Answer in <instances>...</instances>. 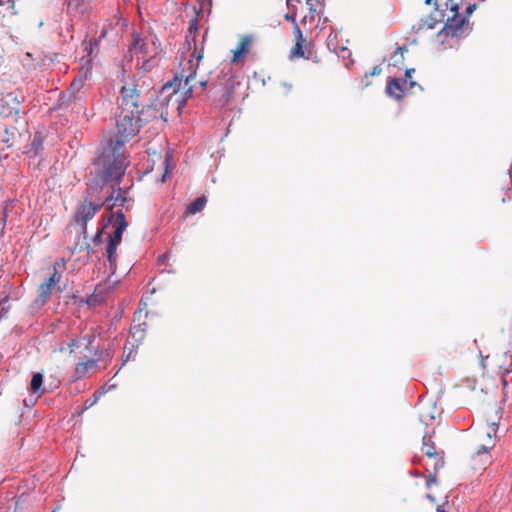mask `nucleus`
Masks as SVG:
<instances>
[{
    "mask_svg": "<svg viewBox=\"0 0 512 512\" xmlns=\"http://www.w3.org/2000/svg\"><path fill=\"white\" fill-rule=\"evenodd\" d=\"M168 173V167H166L164 176Z\"/></svg>",
    "mask_w": 512,
    "mask_h": 512,
    "instance_id": "nucleus-53",
    "label": "nucleus"
},
{
    "mask_svg": "<svg viewBox=\"0 0 512 512\" xmlns=\"http://www.w3.org/2000/svg\"><path fill=\"white\" fill-rule=\"evenodd\" d=\"M43 145V137L41 133L37 132L34 134L33 139L30 143V150L29 152H33L34 155H38L42 149Z\"/></svg>",
    "mask_w": 512,
    "mask_h": 512,
    "instance_id": "nucleus-18",
    "label": "nucleus"
},
{
    "mask_svg": "<svg viewBox=\"0 0 512 512\" xmlns=\"http://www.w3.org/2000/svg\"><path fill=\"white\" fill-rule=\"evenodd\" d=\"M91 74L89 61L82 66L78 75L74 78L69 88L61 93V105L70 109L71 112L80 114L86 112V92L83 90L85 81Z\"/></svg>",
    "mask_w": 512,
    "mask_h": 512,
    "instance_id": "nucleus-3",
    "label": "nucleus"
},
{
    "mask_svg": "<svg viewBox=\"0 0 512 512\" xmlns=\"http://www.w3.org/2000/svg\"><path fill=\"white\" fill-rule=\"evenodd\" d=\"M430 409H435V403H430L428 405V410H430Z\"/></svg>",
    "mask_w": 512,
    "mask_h": 512,
    "instance_id": "nucleus-42",
    "label": "nucleus"
},
{
    "mask_svg": "<svg viewBox=\"0 0 512 512\" xmlns=\"http://www.w3.org/2000/svg\"><path fill=\"white\" fill-rule=\"evenodd\" d=\"M157 41L158 39L156 38V36H151L150 39H143L139 35H135L131 49H133L135 52H140L141 54H143V56L150 55L151 53L157 54Z\"/></svg>",
    "mask_w": 512,
    "mask_h": 512,
    "instance_id": "nucleus-7",
    "label": "nucleus"
},
{
    "mask_svg": "<svg viewBox=\"0 0 512 512\" xmlns=\"http://www.w3.org/2000/svg\"><path fill=\"white\" fill-rule=\"evenodd\" d=\"M78 5H79L78 0H68L69 7H72V6L78 7Z\"/></svg>",
    "mask_w": 512,
    "mask_h": 512,
    "instance_id": "nucleus-35",
    "label": "nucleus"
},
{
    "mask_svg": "<svg viewBox=\"0 0 512 512\" xmlns=\"http://www.w3.org/2000/svg\"><path fill=\"white\" fill-rule=\"evenodd\" d=\"M12 100H13V102L15 104V106L12 107V110H13L14 114L17 116L19 114V112H20L19 102L17 101L16 97H13Z\"/></svg>",
    "mask_w": 512,
    "mask_h": 512,
    "instance_id": "nucleus-28",
    "label": "nucleus"
},
{
    "mask_svg": "<svg viewBox=\"0 0 512 512\" xmlns=\"http://www.w3.org/2000/svg\"><path fill=\"white\" fill-rule=\"evenodd\" d=\"M435 416L432 413H425L424 411H421L419 415V419L422 423L428 425V419L433 420Z\"/></svg>",
    "mask_w": 512,
    "mask_h": 512,
    "instance_id": "nucleus-25",
    "label": "nucleus"
},
{
    "mask_svg": "<svg viewBox=\"0 0 512 512\" xmlns=\"http://www.w3.org/2000/svg\"><path fill=\"white\" fill-rule=\"evenodd\" d=\"M198 85H199L200 90L203 91L206 88V86H207V81L206 80H200L198 82Z\"/></svg>",
    "mask_w": 512,
    "mask_h": 512,
    "instance_id": "nucleus-33",
    "label": "nucleus"
},
{
    "mask_svg": "<svg viewBox=\"0 0 512 512\" xmlns=\"http://www.w3.org/2000/svg\"><path fill=\"white\" fill-rule=\"evenodd\" d=\"M168 258H169L168 253H164V254L160 255V256L158 257V262H159V264H164V263H166V261L168 260Z\"/></svg>",
    "mask_w": 512,
    "mask_h": 512,
    "instance_id": "nucleus-29",
    "label": "nucleus"
},
{
    "mask_svg": "<svg viewBox=\"0 0 512 512\" xmlns=\"http://www.w3.org/2000/svg\"><path fill=\"white\" fill-rule=\"evenodd\" d=\"M451 12L453 13L452 17H449L442 30L439 32V36L452 37V38H460L462 36L463 26L468 22L466 17L460 16L458 12V4H451Z\"/></svg>",
    "mask_w": 512,
    "mask_h": 512,
    "instance_id": "nucleus-5",
    "label": "nucleus"
},
{
    "mask_svg": "<svg viewBox=\"0 0 512 512\" xmlns=\"http://www.w3.org/2000/svg\"><path fill=\"white\" fill-rule=\"evenodd\" d=\"M126 362H127V360L123 359L122 365H125Z\"/></svg>",
    "mask_w": 512,
    "mask_h": 512,
    "instance_id": "nucleus-51",
    "label": "nucleus"
},
{
    "mask_svg": "<svg viewBox=\"0 0 512 512\" xmlns=\"http://www.w3.org/2000/svg\"><path fill=\"white\" fill-rule=\"evenodd\" d=\"M128 222L122 210L115 212V228L108 234V243L106 247V255L111 269L116 265V250L122 241L123 232L127 229Z\"/></svg>",
    "mask_w": 512,
    "mask_h": 512,
    "instance_id": "nucleus-4",
    "label": "nucleus"
},
{
    "mask_svg": "<svg viewBox=\"0 0 512 512\" xmlns=\"http://www.w3.org/2000/svg\"><path fill=\"white\" fill-rule=\"evenodd\" d=\"M96 337L94 334L89 333L82 336V344L85 345V349L92 355L97 356L101 354V356L108 355L107 351L100 350L98 346L94 345Z\"/></svg>",
    "mask_w": 512,
    "mask_h": 512,
    "instance_id": "nucleus-12",
    "label": "nucleus"
},
{
    "mask_svg": "<svg viewBox=\"0 0 512 512\" xmlns=\"http://www.w3.org/2000/svg\"><path fill=\"white\" fill-rule=\"evenodd\" d=\"M43 385V374L40 372H35L32 375V379L30 381L29 390L32 394L44 393L45 388H42Z\"/></svg>",
    "mask_w": 512,
    "mask_h": 512,
    "instance_id": "nucleus-14",
    "label": "nucleus"
},
{
    "mask_svg": "<svg viewBox=\"0 0 512 512\" xmlns=\"http://www.w3.org/2000/svg\"><path fill=\"white\" fill-rule=\"evenodd\" d=\"M297 42L291 51L292 56L304 57L303 34L299 27H296Z\"/></svg>",
    "mask_w": 512,
    "mask_h": 512,
    "instance_id": "nucleus-16",
    "label": "nucleus"
},
{
    "mask_svg": "<svg viewBox=\"0 0 512 512\" xmlns=\"http://www.w3.org/2000/svg\"><path fill=\"white\" fill-rule=\"evenodd\" d=\"M117 388V384H108L106 383L105 385H103L102 387H100L97 392L99 393V395L103 396L104 394H106L107 392L111 391V390H114Z\"/></svg>",
    "mask_w": 512,
    "mask_h": 512,
    "instance_id": "nucleus-23",
    "label": "nucleus"
},
{
    "mask_svg": "<svg viewBox=\"0 0 512 512\" xmlns=\"http://www.w3.org/2000/svg\"><path fill=\"white\" fill-rule=\"evenodd\" d=\"M6 221H7V213H6V208H5L3 211V216L1 217L2 230L5 228Z\"/></svg>",
    "mask_w": 512,
    "mask_h": 512,
    "instance_id": "nucleus-31",
    "label": "nucleus"
},
{
    "mask_svg": "<svg viewBox=\"0 0 512 512\" xmlns=\"http://www.w3.org/2000/svg\"><path fill=\"white\" fill-rule=\"evenodd\" d=\"M109 225H113L115 228V212H111L106 218H103L102 226L97 230L96 234L92 238L94 245H98L102 242L104 230Z\"/></svg>",
    "mask_w": 512,
    "mask_h": 512,
    "instance_id": "nucleus-13",
    "label": "nucleus"
},
{
    "mask_svg": "<svg viewBox=\"0 0 512 512\" xmlns=\"http://www.w3.org/2000/svg\"><path fill=\"white\" fill-rule=\"evenodd\" d=\"M494 412H495L496 415L500 414L501 413V408H496L494 410Z\"/></svg>",
    "mask_w": 512,
    "mask_h": 512,
    "instance_id": "nucleus-45",
    "label": "nucleus"
},
{
    "mask_svg": "<svg viewBox=\"0 0 512 512\" xmlns=\"http://www.w3.org/2000/svg\"><path fill=\"white\" fill-rule=\"evenodd\" d=\"M6 2L11 4L10 5L11 8L13 7V1L12 0H7Z\"/></svg>",
    "mask_w": 512,
    "mask_h": 512,
    "instance_id": "nucleus-46",
    "label": "nucleus"
},
{
    "mask_svg": "<svg viewBox=\"0 0 512 512\" xmlns=\"http://www.w3.org/2000/svg\"><path fill=\"white\" fill-rule=\"evenodd\" d=\"M448 1L452 3V0H448Z\"/></svg>",
    "mask_w": 512,
    "mask_h": 512,
    "instance_id": "nucleus-55",
    "label": "nucleus"
},
{
    "mask_svg": "<svg viewBox=\"0 0 512 512\" xmlns=\"http://www.w3.org/2000/svg\"><path fill=\"white\" fill-rule=\"evenodd\" d=\"M414 72H415V69H414V68L407 69V70L405 71V77H406V78H411L412 73H414Z\"/></svg>",
    "mask_w": 512,
    "mask_h": 512,
    "instance_id": "nucleus-34",
    "label": "nucleus"
},
{
    "mask_svg": "<svg viewBox=\"0 0 512 512\" xmlns=\"http://www.w3.org/2000/svg\"><path fill=\"white\" fill-rule=\"evenodd\" d=\"M147 324L145 322L134 325L130 328V334L136 340L141 342L144 339Z\"/></svg>",
    "mask_w": 512,
    "mask_h": 512,
    "instance_id": "nucleus-17",
    "label": "nucleus"
},
{
    "mask_svg": "<svg viewBox=\"0 0 512 512\" xmlns=\"http://www.w3.org/2000/svg\"><path fill=\"white\" fill-rule=\"evenodd\" d=\"M56 283V271L38 288V297L35 300L37 306H43L51 296V288Z\"/></svg>",
    "mask_w": 512,
    "mask_h": 512,
    "instance_id": "nucleus-9",
    "label": "nucleus"
},
{
    "mask_svg": "<svg viewBox=\"0 0 512 512\" xmlns=\"http://www.w3.org/2000/svg\"><path fill=\"white\" fill-rule=\"evenodd\" d=\"M477 9V5L475 3H471L466 8V18L470 16Z\"/></svg>",
    "mask_w": 512,
    "mask_h": 512,
    "instance_id": "nucleus-27",
    "label": "nucleus"
},
{
    "mask_svg": "<svg viewBox=\"0 0 512 512\" xmlns=\"http://www.w3.org/2000/svg\"><path fill=\"white\" fill-rule=\"evenodd\" d=\"M5 134L3 135V137L1 138V141L6 143V144H9V131L7 128H5Z\"/></svg>",
    "mask_w": 512,
    "mask_h": 512,
    "instance_id": "nucleus-30",
    "label": "nucleus"
},
{
    "mask_svg": "<svg viewBox=\"0 0 512 512\" xmlns=\"http://www.w3.org/2000/svg\"><path fill=\"white\" fill-rule=\"evenodd\" d=\"M285 18H286L287 20H294V17H293V16H291V15H289V14H287V15L285 16Z\"/></svg>",
    "mask_w": 512,
    "mask_h": 512,
    "instance_id": "nucleus-43",
    "label": "nucleus"
},
{
    "mask_svg": "<svg viewBox=\"0 0 512 512\" xmlns=\"http://www.w3.org/2000/svg\"><path fill=\"white\" fill-rule=\"evenodd\" d=\"M381 72H382V68L379 65H377V66L373 67L372 71L370 73L366 74L365 76L366 77H368V76H378V75L381 74Z\"/></svg>",
    "mask_w": 512,
    "mask_h": 512,
    "instance_id": "nucleus-26",
    "label": "nucleus"
},
{
    "mask_svg": "<svg viewBox=\"0 0 512 512\" xmlns=\"http://www.w3.org/2000/svg\"><path fill=\"white\" fill-rule=\"evenodd\" d=\"M119 371H120V368H118V370L115 372L114 377H115L116 375H118V372H119Z\"/></svg>",
    "mask_w": 512,
    "mask_h": 512,
    "instance_id": "nucleus-50",
    "label": "nucleus"
},
{
    "mask_svg": "<svg viewBox=\"0 0 512 512\" xmlns=\"http://www.w3.org/2000/svg\"><path fill=\"white\" fill-rule=\"evenodd\" d=\"M189 29H190V31L197 29L196 21H191Z\"/></svg>",
    "mask_w": 512,
    "mask_h": 512,
    "instance_id": "nucleus-37",
    "label": "nucleus"
},
{
    "mask_svg": "<svg viewBox=\"0 0 512 512\" xmlns=\"http://www.w3.org/2000/svg\"><path fill=\"white\" fill-rule=\"evenodd\" d=\"M425 4L426 5H432V4H435L436 6V9H438V5L436 2H434V0H425Z\"/></svg>",
    "mask_w": 512,
    "mask_h": 512,
    "instance_id": "nucleus-39",
    "label": "nucleus"
},
{
    "mask_svg": "<svg viewBox=\"0 0 512 512\" xmlns=\"http://www.w3.org/2000/svg\"><path fill=\"white\" fill-rule=\"evenodd\" d=\"M82 345V337L79 339H71L68 343V347L70 348V353H73L75 348H78Z\"/></svg>",
    "mask_w": 512,
    "mask_h": 512,
    "instance_id": "nucleus-24",
    "label": "nucleus"
},
{
    "mask_svg": "<svg viewBox=\"0 0 512 512\" xmlns=\"http://www.w3.org/2000/svg\"><path fill=\"white\" fill-rule=\"evenodd\" d=\"M149 61H150V60H146V61L144 62V65H143V66H144V68H145V69H149V67H148V63H149Z\"/></svg>",
    "mask_w": 512,
    "mask_h": 512,
    "instance_id": "nucleus-44",
    "label": "nucleus"
},
{
    "mask_svg": "<svg viewBox=\"0 0 512 512\" xmlns=\"http://www.w3.org/2000/svg\"><path fill=\"white\" fill-rule=\"evenodd\" d=\"M51 512H56V509L52 510Z\"/></svg>",
    "mask_w": 512,
    "mask_h": 512,
    "instance_id": "nucleus-54",
    "label": "nucleus"
},
{
    "mask_svg": "<svg viewBox=\"0 0 512 512\" xmlns=\"http://www.w3.org/2000/svg\"><path fill=\"white\" fill-rule=\"evenodd\" d=\"M408 49L406 46L397 47V49L394 51L391 60L393 66H400L403 64L404 61V52H406Z\"/></svg>",
    "mask_w": 512,
    "mask_h": 512,
    "instance_id": "nucleus-19",
    "label": "nucleus"
},
{
    "mask_svg": "<svg viewBox=\"0 0 512 512\" xmlns=\"http://www.w3.org/2000/svg\"><path fill=\"white\" fill-rule=\"evenodd\" d=\"M409 86L410 87L419 86L421 88V86L417 82L412 81V80L409 82Z\"/></svg>",
    "mask_w": 512,
    "mask_h": 512,
    "instance_id": "nucleus-41",
    "label": "nucleus"
},
{
    "mask_svg": "<svg viewBox=\"0 0 512 512\" xmlns=\"http://www.w3.org/2000/svg\"><path fill=\"white\" fill-rule=\"evenodd\" d=\"M435 481V478L434 477H431L430 480L428 481L429 482H434Z\"/></svg>",
    "mask_w": 512,
    "mask_h": 512,
    "instance_id": "nucleus-48",
    "label": "nucleus"
},
{
    "mask_svg": "<svg viewBox=\"0 0 512 512\" xmlns=\"http://www.w3.org/2000/svg\"><path fill=\"white\" fill-rule=\"evenodd\" d=\"M187 65V69L183 68L172 81L164 84L160 91L161 101H166L169 104L174 100L178 104V109L185 104L196 89V86L191 84L196 76V68L191 60L187 62Z\"/></svg>",
    "mask_w": 512,
    "mask_h": 512,
    "instance_id": "nucleus-2",
    "label": "nucleus"
},
{
    "mask_svg": "<svg viewBox=\"0 0 512 512\" xmlns=\"http://www.w3.org/2000/svg\"><path fill=\"white\" fill-rule=\"evenodd\" d=\"M145 105L141 89L131 83L124 85L118 98V112L116 113V135L108 142L93 162V169L87 178V192L97 202L84 200L76 209L75 221L80 226V233L86 238L87 222L105 204L104 198L98 194L105 187H114L120 184L129 165L122 148L147 122L140 117L144 113Z\"/></svg>",
    "mask_w": 512,
    "mask_h": 512,
    "instance_id": "nucleus-1",
    "label": "nucleus"
},
{
    "mask_svg": "<svg viewBox=\"0 0 512 512\" xmlns=\"http://www.w3.org/2000/svg\"><path fill=\"white\" fill-rule=\"evenodd\" d=\"M207 203V198L205 196L197 197L195 200L190 202L187 206L186 213L194 215L200 211H202Z\"/></svg>",
    "mask_w": 512,
    "mask_h": 512,
    "instance_id": "nucleus-15",
    "label": "nucleus"
},
{
    "mask_svg": "<svg viewBox=\"0 0 512 512\" xmlns=\"http://www.w3.org/2000/svg\"><path fill=\"white\" fill-rule=\"evenodd\" d=\"M289 2V0H287V3Z\"/></svg>",
    "mask_w": 512,
    "mask_h": 512,
    "instance_id": "nucleus-56",
    "label": "nucleus"
},
{
    "mask_svg": "<svg viewBox=\"0 0 512 512\" xmlns=\"http://www.w3.org/2000/svg\"><path fill=\"white\" fill-rule=\"evenodd\" d=\"M5 1H6V0H0V4H1V5H5V3H6Z\"/></svg>",
    "mask_w": 512,
    "mask_h": 512,
    "instance_id": "nucleus-47",
    "label": "nucleus"
},
{
    "mask_svg": "<svg viewBox=\"0 0 512 512\" xmlns=\"http://www.w3.org/2000/svg\"><path fill=\"white\" fill-rule=\"evenodd\" d=\"M247 42L241 41L239 47L234 50L232 62H236L246 51Z\"/></svg>",
    "mask_w": 512,
    "mask_h": 512,
    "instance_id": "nucleus-21",
    "label": "nucleus"
},
{
    "mask_svg": "<svg viewBox=\"0 0 512 512\" xmlns=\"http://www.w3.org/2000/svg\"><path fill=\"white\" fill-rule=\"evenodd\" d=\"M408 82L406 79L400 78H392L388 81L386 86V93L395 98L396 100H400L403 97V93L406 89Z\"/></svg>",
    "mask_w": 512,
    "mask_h": 512,
    "instance_id": "nucleus-10",
    "label": "nucleus"
},
{
    "mask_svg": "<svg viewBox=\"0 0 512 512\" xmlns=\"http://www.w3.org/2000/svg\"><path fill=\"white\" fill-rule=\"evenodd\" d=\"M130 357V353L127 356H124V359L128 360Z\"/></svg>",
    "mask_w": 512,
    "mask_h": 512,
    "instance_id": "nucleus-49",
    "label": "nucleus"
},
{
    "mask_svg": "<svg viewBox=\"0 0 512 512\" xmlns=\"http://www.w3.org/2000/svg\"><path fill=\"white\" fill-rule=\"evenodd\" d=\"M430 438L426 435L423 436V446H424V453L429 458L435 457L437 455V451L435 447L429 443Z\"/></svg>",
    "mask_w": 512,
    "mask_h": 512,
    "instance_id": "nucleus-20",
    "label": "nucleus"
},
{
    "mask_svg": "<svg viewBox=\"0 0 512 512\" xmlns=\"http://www.w3.org/2000/svg\"><path fill=\"white\" fill-rule=\"evenodd\" d=\"M95 357L96 359H85L79 361L75 368V374L78 378L84 377L88 369L95 368L97 366V362L101 360L104 356H101V354H99Z\"/></svg>",
    "mask_w": 512,
    "mask_h": 512,
    "instance_id": "nucleus-11",
    "label": "nucleus"
},
{
    "mask_svg": "<svg viewBox=\"0 0 512 512\" xmlns=\"http://www.w3.org/2000/svg\"><path fill=\"white\" fill-rule=\"evenodd\" d=\"M498 430V422L492 420L488 422V428L486 431V436L488 441L486 443L481 444L477 450L473 453V458L480 457V461L483 464H488L490 462L489 450L494 447L495 442L493 441V437L496 436Z\"/></svg>",
    "mask_w": 512,
    "mask_h": 512,
    "instance_id": "nucleus-6",
    "label": "nucleus"
},
{
    "mask_svg": "<svg viewBox=\"0 0 512 512\" xmlns=\"http://www.w3.org/2000/svg\"><path fill=\"white\" fill-rule=\"evenodd\" d=\"M101 395L97 391L94 392L93 396L85 401L84 409H88L95 405L100 399Z\"/></svg>",
    "mask_w": 512,
    "mask_h": 512,
    "instance_id": "nucleus-22",
    "label": "nucleus"
},
{
    "mask_svg": "<svg viewBox=\"0 0 512 512\" xmlns=\"http://www.w3.org/2000/svg\"><path fill=\"white\" fill-rule=\"evenodd\" d=\"M114 186H117L115 184ZM119 186V184H118ZM105 204L112 210L115 206L125 207L126 210L129 209V203L131 202L126 196L121 194V188L118 187L117 191L113 188L112 191L106 196L103 197Z\"/></svg>",
    "mask_w": 512,
    "mask_h": 512,
    "instance_id": "nucleus-8",
    "label": "nucleus"
},
{
    "mask_svg": "<svg viewBox=\"0 0 512 512\" xmlns=\"http://www.w3.org/2000/svg\"><path fill=\"white\" fill-rule=\"evenodd\" d=\"M437 512H445L444 510H441L440 508L437 509Z\"/></svg>",
    "mask_w": 512,
    "mask_h": 512,
    "instance_id": "nucleus-52",
    "label": "nucleus"
},
{
    "mask_svg": "<svg viewBox=\"0 0 512 512\" xmlns=\"http://www.w3.org/2000/svg\"><path fill=\"white\" fill-rule=\"evenodd\" d=\"M435 24H436V22L434 20H429V22H427V27L429 29H434L435 28Z\"/></svg>",
    "mask_w": 512,
    "mask_h": 512,
    "instance_id": "nucleus-36",
    "label": "nucleus"
},
{
    "mask_svg": "<svg viewBox=\"0 0 512 512\" xmlns=\"http://www.w3.org/2000/svg\"><path fill=\"white\" fill-rule=\"evenodd\" d=\"M200 3L202 6H205V5H211L212 3V0H200Z\"/></svg>",
    "mask_w": 512,
    "mask_h": 512,
    "instance_id": "nucleus-38",
    "label": "nucleus"
},
{
    "mask_svg": "<svg viewBox=\"0 0 512 512\" xmlns=\"http://www.w3.org/2000/svg\"><path fill=\"white\" fill-rule=\"evenodd\" d=\"M306 5L309 7L310 12L314 13L316 11L312 0H306Z\"/></svg>",
    "mask_w": 512,
    "mask_h": 512,
    "instance_id": "nucleus-32",
    "label": "nucleus"
},
{
    "mask_svg": "<svg viewBox=\"0 0 512 512\" xmlns=\"http://www.w3.org/2000/svg\"><path fill=\"white\" fill-rule=\"evenodd\" d=\"M83 45H84V49L87 51L89 49V54H91V50H92L91 47H88V44L86 42H84ZM89 46H91V43H89Z\"/></svg>",
    "mask_w": 512,
    "mask_h": 512,
    "instance_id": "nucleus-40",
    "label": "nucleus"
}]
</instances>
